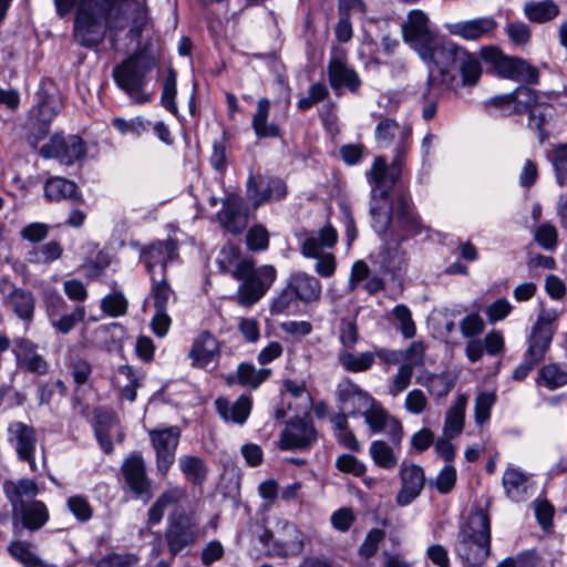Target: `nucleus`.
Here are the masks:
<instances>
[{"mask_svg":"<svg viewBox=\"0 0 567 567\" xmlns=\"http://www.w3.org/2000/svg\"><path fill=\"white\" fill-rule=\"evenodd\" d=\"M425 64L429 69L430 89H456L477 83L482 74L480 60L464 47L445 39Z\"/></svg>","mask_w":567,"mask_h":567,"instance_id":"nucleus-1","label":"nucleus"},{"mask_svg":"<svg viewBox=\"0 0 567 567\" xmlns=\"http://www.w3.org/2000/svg\"><path fill=\"white\" fill-rule=\"evenodd\" d=\"M399 174L389 173L386 162L377 157L367 173L371 185L370 216L371 226L381 236L390 233L393 221L395 199L391 200L389 189L398 179Z\"/></svg>","mask_w":567,"mask_h":567,"instance_id":"nucleus-2","label":"nucleus"},{"mask_svg":"<svg viewBox=\"0 0 567 567\" xmlns=\"http://www.w3.org/2000/svg\"><path fill=\"white\" fill-rule=\"evenodd\" d=\"M457 555L466 567H477L491 554V518L483 509L471 513L458 532L455 546Z\"/></svg>","mask_w":567,"mask_h":567,"instance_id":"nucleus-3","label":"nucleus"},{"mask_svg":"<svg viewBox=\"0 0 567 567\" xmlns=\"http://www.w3.org/2000/svg\"><path fill=\"white\" fill-rule=\"evenodd\" d=\"M154 68V60L143 53H135L116 64L112 70L115 84L135 104H146L153 94L146 91L147 75Z\"/></svg>","mask_w":567,"mask_h":567,"instance_id":"nucleus-4","label":"nucleus"},{"mask_svg":"<svg viewBox=\"0 0 567 567\" xmlns=\"http://www.w3.org/2000/svg\"><path fill=\"white\" fill-rule=\"evenodd\" d=\"M116 0H82L74 21L75 41L84 48L99 45L106 32V17Z\"/></svg>","mask_w":567,"mask_h":567,"instance_id":"nucleus-5","label":"nucleus"},{"mask_svg":"<svg viewBox=\"0 0 567 567\" xmlns=\"http://www.w3.org/2000/svg\"><path fill=\"white\" fill-rule=\"evenodd\" d=\"M277 271L274 266L265 265L255 269L250 259L236 264L231 277L240 280L238 301L243 306H251L258 301L275 281Z\"/></svg>","mask_w":567,"mask_h":567,"instance_id":"nucleus-6","label":"nucleus"},{"mask_svg":"<svg viewBox=\"0 0 567 567\" xmlns=\"http://www.w3.org/2000/svg\"><path fill=\"white\" fill-rule=\"evenodd\" d=\"M402 34L404 41L424 63L433 58V53L446 39L430 29V20L421 10L409 12L405 22L402 24Z\"/></svg>","mask_w":567,"mask_h":567,"instance_id":"nucleus-7","label":"nucleus"},{"mask_svg":"<svg viewBox=\"0 0 567 567\" xmlns=\"http://www.w3.org/2000/svg\"><path fill=\"white\" fill-rule=\"evenodd\" d=\"M338 240L337 230L327 225L316 233H305L301 240V254L306 258L317 259L316 272L330 278L336 271V258L331 252H323L324 248H331Z\"/></svg>","mask_w":567,"mask_h":567,"instance_id":"nucleus-8","label":"nucleus"},{"mask_svg":"<svg viewBox=\"0 0 567 567\" xmlns=\"http://www.w3.org/2000/svg\"><path fill=\"white\" fill-rule=\"evenodd\" d=\"M259 542L267 548L272 557H289L299 555L305 547L303 533L292 523L282 520L278 523L274 533L265 529L259 535Z\"/></svg>","mask_w":567,"mask_h":567,"instance_id":"nucleus-9","label":"nucleus"},{"mask_svg":"<svg viewBox=\"0 0 567 567\" xmlns=\"http://www.w3.org/2000/svg\"><path fill=\"white\" fill-rule=\"evenodd\" d=\"M481 56L491 63L502 78L522 81L530 84L538 82V71L526 60L505 55L497 47H483Z\"/></svg>","mask_w":567,"mask_h":567,"instance_id":"nucleus-10","label":"nucleus"},{"mask_svg":"<svg viewBox=\"0 0 567 567\" xmlns=\"http://www.w3.org/2000/svg\"><path fill=\"white\" fill-rule=\"evenodd\" d=\"M320 295L321 284L315 276L296 271L290 275L284 291L274 300L271 310L275 313H281L288 310L293 299L307 303L318 300Z\"/></svg>","mask_w":567,"mask_h":567,"instance_id":"nucleus-11","label":"nucleus"},{"mask_svg":"<svg viewBox=\"0 0 567 567\" xmlns=\"http://www.w3.org/2000/svg\"><path fill=\"white\" fill-rule=\"evenodd\" d=\"M410 136L411 128L409 126H401L393 118L382 117L377 124L374 137L379 147H389L396 138L394 158L389 168V173H400L404 163L405 153L409 148Z\"/></svg>","mask_w":567,"mask_h":567,"instance_id":"nucleus-12","label":"nucleus"},{"mask_svg":"<svg viewBox=\"0 0 567 567\" xmlns=\"http://www.w3.org/2000/svg\"><path fill=\"white\" fill-rule=\"evenodd\" d=\"M557 318L558 312L554 309H544L540 311L532 328L524 357L537 364L544 360L553 339V323Z\"/></svg>","mask_w":567,"mask_h":567,"instance_id":"nucleus-13","label":"nucleus"},{"mask_svg":"<svg viewBox=\"0 0 567 567\" xmlns=\"http://www.w3.org/2000/svg\"><path fill=\"white\" fill-rule=\"evenodd\" d=\"M197 537V523L182 509H175L169 516L165 539L173 556L193 545Z\"/></svg>","mask_w":567,"mask_h":567,"instance_id":"nucleus-14","label":"nucleus"},{"mask_svg":"<svg viewBox=\"0 0 567 567\" xmlns=\"http://www.w3.org/2000/svg\"><path fill=\"white\" fill-rule=\"evenodd\" d=\"M177 257V243L169 238L152 243L141 252V259L151 279L166 277L167 265Z\"/></svg>","mask_w":567,"mask_h":567,"instance_id":"nucleus-15","label":"nucleus"},{"mask_svg":"<svg viewBox=\"0 0 567 567\" xmlns=\"http://www.w3.org/2000/svg\"><path fill=\"white\" fill-rule=\"evenodd\" d=\"M150 437L156 452L157 471L162 475H166L175 461L181 431L177 426L152 430Z\"/></svg>","mask_w":567,"mask_h":567,"instance_id":"nucleus-16","label":"nucleus"},{"mask_svg":"<svg viewBox=\"0 0 567 567\" xmlns=\"http://www.w3.org/2000/svg\"><path fill=\"white\" fill-rule=\"evenodd\" d=\"M247 198L251 202L254 208L270 200H280L287 195L285 182L278 177L259 175H249L247 179Z\"/></svg>","mask_w":567,"mask_h":567,"instance_id":"nucleus-17","label":"nucleus"},{"mask_svg":"<svg viewBox=\"0 0 567 567\" xmlns=\"http://www.w3.org/2000/svg\"><path fill=\"white\" fill-rule=\"evenodd\" d=\"M8 441L19 460L28 462L31 471H37L34 453L38 440L34 427L20 421L11 422L8 426Z\"/></svg>","mask_w":567,"mask_h":567,"instance_id":"nucleus-18","label":"nucleus"},{"mask_svg":"<svg viewBox=\"0 0 567 567\" xmlns=\"http://www.w3.org/2000/svg\"><path fill=\"white\" fill-rule=\"evenodd\" d=\"M40 154L45 158H56L63 165H71L85 154V146L78 135H54L41 147Z\"/></svg>","mask_w":567,"mask_h":567,"instance_id":"nucleus-19","label":"nucleus"},{"mask_svg":"<svg viewBox=\"0 0 567 567\" xmlns=\"http://www.w3.org/2000/svg\"><path fill=\"white\" fill-rule=\"evenodd\" d=\"M399 476L401 487L395 496V502L399 506H408L423 491L425 473L422 466L404 460L400 464Z\"/></svg>","mask_w":567,"mask_h":567,"instance_id":"nucleus-20","label":"nucleus"},{"mask_svg":"<svg viewBox=\"0 0 567 567\" xmlns=\"http://www.w3.org/2000/svg\"><path fill=\"white\" fill-rule=\"evenodd\" d=\"M424 226L414 205L410 198L404 195H399L395 198L393 221L390 233H396L401 236L410 237L417 236L422 233Z\"/></svg>","mask_w":567,"mask_h":567,"instance_id":"nucleus-21","label":"nucleus"},{"mask_svg":"<svg viewBox=\"0 0 567 567\" xmlns=\"http://www.w3.org/2000/svg\"><path fill=\"white\" fill-rule=\"evenodd\" d=\"M365 423L369 425L372 433L384 432L391 443L399 447L403 437V427L399 420L391 416L380 404L375 401L371 406L362 412Z\"/></svg>","mask_w":567,"mask_h":567,"instance_id":"nucleus-22","label":"nucleus"},{"mask_svg":"<svg viewBox=\"0 0 567 567\" xmlns=\"http://www.w3.org/2000/svg\"><path fill=\"white\" fill-rule=\"evenodd\" d=\"M327 73L329 84L337 93L342 89L355 93L361 86V79L358 72L348 64L347 58L342 52L330 58Z\"/></svg>","mask_w":567,"mask_h":567,"instance_id":"nucleus-23","label":"nucleus"},{"mask_svg":"<svg viewBox=\"0 0 567 567\" xmlns=\"http://www.w3.org/2000/svg\"><path fill=\"white\" fill-rule=\"evenodd\" d=\"M498 23L493 17H478L470 20L446 22L445 30L453 37L465 41H478L489 37Z\"/></svg>","mask_w":567,"mask_h":567,"instance_id":"nucleus-24","label":"nucleus"},{"mask_svg":"<svg viewBox=\"0 0 567 567\" xmlns=\"http://www.w3.org/2000/svg\"><path fill=\"white\" fill-rule=\"evenodd\" d=\"M3 305L19 319L30 323L34 316L35 300L29 290L4 282L1 288Z\"/></svg>","mask_w":567,"mask_h":567,"instance_id":"nucleus-25","label":"nucleus"},{"mask_svg":"<svg viewBox=\"0 0 567 567\" xmlns=\"http://www.w3.org/2000/svg\"><path fill=\"white\" fill-rule=\"evenodd\" d=\"M316 441L313 425L302 419L287 423L280 434L279 447L284 451L306 450Z\"/></svg>","mask_w":567,"mask_h":567,"instance_id":"nucleus-26","label":"nucleus"},{"mask_svg":"<svg viewBox=\"0 0 567 567\" xmlns=\"http://www.w3.org/2000/svg\"><path fill=\"white\" fill-rule=\"evenodd\" d=\"M126 485L136 497H151V482L146 476L144 460L141 455L128 456L121 466Z\"/></svg>","mask_w":567,"mask_h":567,"instance_id":"nucleus-27","label":"nucleus"},{"mask_svg":"<svg viewBox=\"0 0 567 567\" xmlns=\"http://www.w3.org/2000/svg\"><path fill=\"white\" fill-rule=\"evenodd\" d=\"M218 218L229 233H243L248 225V213L244 199L236 194L228 195L218 213Z\"/></svg>","mask_w":567,"mask_h":567,"instance_id":"nucleus-28","label":"nucleus"},{"mask_svg":"<svg viewBox=\"0 0 567 567\" xmlns=\"http://www.w3.org/2000/svg\"><path fill=\"white\" fill-rule=\"evenodd\" d=\"M220 357V343L209 332H200L193 341L188 351V358L192 360V367L206 368L210 362Z\"/></svg>","mask_w":567,"mask_h":567,"instance_id":"nucleus-29","label":"nucleus"},{"mask_svg":"<svg viewBox=\"0 0 567 567\" xmlns=\"http://www.w3.org/2000/svg\"><path fill=\"white\" fill-rule=\"evenodd\" d=\"M339 401L349 415L362 414L375 401L369 393L350 380H344L338 388Z\"/></svg>","mask_w":567,"mask_h":567,"instance_id":"nucleus-30","label":"nucleus"},{"mask_svg":"<svg viewBox=\"0 0 567 567\" xmlns=\"http://www.w3.org/2000/svg\"><path fill=\"white\" fill-rule=\"evenodd\" d=\"M491 104L499 109L508 107L514 113H524L529 112L539 103L535 90L528 86H519L509 94L493 97Z\"/></svg>","mask_w":567,"mask_h":567,"instance_id":"nucleus-31","label":"nucleus"},{"mask_svg":"<svg viewBox=\"0 0 567 567\" xmlns=\"http://www.w3.org/2000/svg\"><path fill=\"white\" fill-rule=\"evenodd\" d=\"M252 401L248 395H240L235 402L225 398L215 400V408L225 422L244 424L251 412Z\"/></svg>","mask_w":567,"mask_h":567,"instance_id":"nucleus-32","label":"nucleus"},{"mask_svg":"<svg viewBox=\"0 0 567 567\" xmlns=\"http://www.w3.org/2000/svg\"><path fill=\"white\" fill-rule=\"evenodd\" d=\"M380 238L384 260L392 269H403L408 261V252L402 248V244L408 240L405 236L396 233H386L381 235Z\"/></svg>","mask_w":567,"mask_h":567,"instance_id":"nucleus-33","label":"nucleus"},{"mask_svg":"<svg viewBox=\"0 0 567 567\" xmlns=\"http://www.w3.org/2000/svg\"><path fill=\"white\" fill-rule=\"evenodd\" d=\"M3 492L11 504L12 512L27 504L25 499H32L38 495V484L31 478H21L17 482L8 481L3 484Z\"/></svg>","mask_w":567,"mask_h":567,"instance_id":"nucleus-34","label":"nucleus"},{"mask_svg":"<svg viewBox=\"0 0 567 567\" xmlns=\"http://www.w3.org/2000/svg\"><path fill=\"white\" fill-rule=\"evenodd\" d=\"M17 359L22 368L37 373L44 374L48 370V363L37 351V346L28 339L16 341Z\"/></svg>","mask_w":567,"mask_h":567,"instance_id":"nucleus-35","label":"nucleus"},{"mask_svg":"<svg viewBox=\"0 0 567 567\" xmlns=\"http://www.w3.org/2000/svg\"><path fill=\"white\" fill-rule=\"evenodd\" d=\"M467 396L460 394L447 409L443 425V434L447 439H455L463 432Z\"/></svg>","mask_w":567,"mask_h":567,"instance_id":"nucleus-36","label":"nucleus"},{"mask_svg":"<svg viewBox=\"0 0 567 567\" xmlns=\"http://www.w3.org/2000/svg\"><path fill=\"white\" fill-rule=\"evenodd\" d=\"M270 101L267 97L259 99L252 116L251 126L259 138L277 137L280 130L277 124L269 123Z\"/></svg>","mask_w":567,"mask_h":567,"instance_id":"nucleus-37","label":"nucleus"},{"mask_svg":"<svg viewBox=\"0 0 567 567\" xmlns=\"http://www.w3.org/2000/svg\"><path fill=\"white\" fill-rule=\"evenodd\" d=\"M22 525L30 530L40 529L49 520V509L42 501H31L18 508Z\"/></svg>","mask_w":567,"mask_h":567,"instance_id":"nucleus-38","label":"nucleus"},{"mask_svg":"<svg viewBox=\"0 0 567 567\" xmlns=\"http://www.w3.org/2000/svg\"><path fill=\"white\" fill-rule=\"evenodd\" d=\"M525 17L534 23H546L559 14V7L554 0H529L524 3Z\"/></svg>","mask_w":567,"mask_h":567,"instance_id":"nucleus-39","label":"nucleus"},{"mask_svg":"<svg viewBox=\"0 0 567 567\" xmlns=\"http://www.w3.org/2000/svg\"><path fill=\"white\" fill-rule=\"evenodd\" d=\"M270 370L257 369L254 364L243 362L237 367L236 373L227 378L229 384L237 382L243 386L257 389L268 378Z\"/></svg>","mask_w":567,"mask_h":567,"instance_id":"nucleus-40","label":"nucleus"},{"mask_svg":"<svg viewBox=\"0 0 567 567\" xmlns=\"http://www.w3.org/2000/svg\"><path fill=\"white\" fill-rule=\"evenodd\" d=\"M44 195L51 202L73 199L78 197V186L64 177H50L44 184Z\"/></svg>","mask_w":567,"mask_h":567,"instance_id":"nucleus-41","label":"nucleus"},{"mask_svg":"<svg viewBox=\"0 0 567 567\" xmlns=\"http://www.w3.org/2000/svg\"><path fill=\"white\" fill-rule=\"evenodd\" d=\"M178 466L186 480L200 486L207 478L208 466L205 461L194 455H183L178 458Z\"/></svg>","mask_w":567,"mask_h":567,"instance_id":"nucleus-42","label":"nucleus"},{"mask_svg":"<svg viewBox=\"0 0 567 567\" xmlns=\"http://www.w3.org/2000/svg\"><path fill=\"white\" fill-rule=\"evenodd\" d=\"M536 384L549 391L563 388L567 384V370L557 363L545 364L538 371Z\"/></svg>","mask_w":567,"mask_h":567,"instance_id":"nucleus-43","label":"nucleus"},{"mask_svg":"<svg viewBox=\"0 0 567 567\" xmlns=\"http://www.w3.org/2000/svg\"><path fill=\"white\" fill-rule=\"evenodd\" d=\"M503 487L512 501L519 502L527 491V476L517 468L508 467L503 475Z\"/></svg>","mask_w":567,"mask_h":567,"instance_id":"nucleus-44","label":"nucleus"},{"mask_svg":"<svg viewBox=\"0 0 567 567\" xmlns=\"http://www.w3.org/2000/svg\"><path fill=\"white\" fill-rule=\"evenodd\" d=\"M369 454L374 464L384 470H393L398 465V455L392 446L382 440L370 444Z\"/></svg>","mask_w":567,"mask_h":567,"instance_id":"nucleus-45","label":"nucleus"},{"mask_svg":"<svg viewBox=\"0 0 567 567\" xmlns=\"http://www.w3.org/2000/svg\"><path fill=\"white\" fill-rule=\"evenodd\" d=\"M528 113V126L538 132L539 143H544L548 137L545 125L551 120L554 107L549 104L539 103L530 109Z\"/></svg>","mask_w":567,"mask_h":567,"instance_id":"nucleus-46","label":"nucleus"},{"mask_svg":"<svg viewBox=\"0 0 567 567\" xmlns=\"http://www.w3.org/2000/svg\"><path fill=\"white\" fill-rule=\"evenodd\" d=\"M63 254V247L58 240H50L42 246L32 248L27 254V260L31 264H51Z\"/></svg>","mask_w":567,"mask_h":567,"instance_id":"nucleus-47","label":"nucleus"},{"mask_svg":"<svg viewBox=\"0 0 567 567\" xmlns=\"http://www.w3.org/2000/svg\"><path fill=\"white\" fill-rule=\"evenodd\" d=\"M339 362L349 372H364L374 363V353L367 351L357 355L344 351L339 354Z\"/></svg>","mask_w":567,"mask_h":567,"instance_id":"nucleus-48","label":"nucleus"},{"mask_svg":"<svg viewBox=\"0 0 567 567\" xmlns=\"http://www.w3.org/2000/svg\"><path fill=\"white\" fill-rule=\"evenodd\" d=\"M182 496L183 492L179 488H172L164 492L148 511V524H158L164 516L165 508L177 503Z\"/></svg>","mask_w":567,"mask_h":567,"instance_id":"nucleus-49","label":"nucleus"},{"mask_svg":"<svg viewBox=\"0 0 567 567\" xmlns=\"http://www.w3.org/2000/svg\"><path fill=\"white\" fill-rule=\"evenodd\" d=\"M152 280L151 296L154 301L155 310H167L171 299L175 298L166 277L154 278Z\"/></svg>","mask_w":567,"mask_h":567,"instance_id":"nucleus-50","label":"nucleus"},{"mask_svg":"<svg viewBox=\"0 0 567 567\" xmlns=\"http://www.w3.org/2000/svg\"><path fill=\"white\" fill-rule=\"evenodd\" d=\"M391 315L395 322L396 328L400 330L405 339H411L416 333V326L412 318L410 309L405 305L395 306Z\"/></svg>","mask_w":567,"mask_h":567,"instance_id":"nucleus-51","label":"nucleus"},{"mask_svg":"<svg viewBox=\"0 0 567 567\" xmlns=\"http://www.w3.org/2000/svg\"><path fill=\"white\" fill-rule=\"evenodd\" d=\"M112 125L122 135H132L138 137L150 130L151 122L141 116H136L131 120L115 117L112 121Z\"/></svg>","mask_w":567,"mask_h":567,"instance_id":"nucleus-52","label":"nucleus"},{"mask_svg":"<svg viewBox=\"0 0 567 567\" xmlns=\"http://www.w3.org/2000/svg\"><path fill=\"white\" fill-rule=\"evenodd\" d=\"M85 317L84 307H76L71 313L50 318L51 326L60 333H69Z\"/></svg>","mask_w":567,"mask_h":567,"instance_id":"nucleus-53","label":"nucleus"},{"mask_svg":"<svg viewBox=\"0 0 567 567\" xmlns=\"http://www.w3.org/2000/svg\"><path fill=\"white\" fill-rule=\"evenodd\" d=\"M176 79H177L176 72L173 69H168L167 75L163 83V90H162V95H161L162 105L174 115H176L178 112L177 105L175 103V96H176V92H177Z\"/></svg>","mask_w":567,"mask_h":567,"instance_id":"nucleus-54","label":"nucleus"},{"mask_svg":"<svg viewBox=\"0 0 567 567\" xmlns=\"http://www.w3.org/2000/svg\"><path fill=\"white\" fill-rule=\"evenodd\" d=\"M9 550L24 567H45V564L30 550L29 544L24 542L12 543Z\"/></svg>","mask_w":567,"mask_h":567,"instance_id":"nucleus-55","label":"nucleus"},{"mask_svg":"<svg viewBox=\"0 0 567 567\" xmlns=\"http://www.w3.org/2000/svg\"><path fill=\"white\" fill-rule=\"evenodd\" d=\"M414 369L410 364H400L396 373L393 375L392 382L389 385V394L393 398L404 392L412 382Z\"/></svg>","mask_w":567,"mask_h":567,"instance_id":"nucleus-56","label":"nucleus"},{"mask_svg":"<svg viewBox=\"0 0 567 567\" xmlns=\"http://www.w3.org/2000/svg\"><path fill=\"white\" fill-rule=\"evenodd\" d=\"M68 509L80 522H87L93 516V507L87 498L82 495L70 496L66 499Z\"/></svg>","mask_w":567,"mask_h":567,"instance_id":"nucleus-57","label":"nucleus"},{"mask_svg":"<svg viewBox=\"0 0 567 567\" xmlns=\"http://www.w3.org/2000/svg\"><path fill=\"white\" fill-rule=\"evenodd\" d=\"M551 164L557 183L560 186H565L567 184V144H560L555 147Z\"/></svg>","mask_w":567,"mask_h":567,"instance_id":"nucleus-58","label":"nucleus"},{"mask_svg":"<svg viewBox=\"0 0 567 567\" xmlns=\"http://www.w3.org/2000/svg\"><path fill=\"white\" fill-rule=\"evenodd\" d=\"M496 401V395L493 392H482L475 399V422L477 424L485 423L491 416V409Z\"/></svg>","mask_w":567,"mask_h":567,"instance_id":"nucleus-59","label":"nucleus"},{"mask_svg":"<svg viewBox=\"0 0 567 567\" xmlns=\"http://www.w3.org/2000/svg\"><path fill=\"white\" fill-rule=\"evenodd\" d=\"M101 308L111 317H120L127 310V300L121 292H113L102 299Z\"/></svg>","mask_w":567,"mask_h":567,"instance_id":"nucleus-60","label":"nucleus"},{"mask_svg":"<svg viewBox=\"0 0 567 567\" xmlns=\"http://www.w3.org/2000/svg\"><path fill=\"white\" fill-rule=\"evenodd\" d=\"M401 364H410L412 369L424 364L425 346L422 341H413L405 350H401Z\"/></svg>","mask_w":567,"mask_h":567,"instance_id":"nucleus-61","label":"nucleus"},{"mask_svg":"<svg viewBox=\"0 0 567 567\" xmlns=\"http://www.w3.org/2000/svg\"><path fill=\"white\" fill-rule=\"evenodd\" d=\"M429 405V400L421 389H413L408 392L404 399V408L410 414L420 415Z\"/></svg>","mask_w":567,"mask_h":567,"instance_id":"nucleus-62","label":"nucleus"},{"mask_svg":"<svg viewBox=\"0 0 567 567\" xmlns=\"http://www.w3.org/2000/svg\"><path fill=\"white\" fill-rule=\"evenodd\" d=\"M384 537L385 533L382 529L372 528L359 547L360 557L364 559L372 557L377 553L378 547Z\"/></svg>","mask_w":567,"mask_h":567,"instance_id":"nucleus-63","label":"nucleus"},{"mask_svg":"<svg viewBox=\"0 0 567 567\" xmlns=\"http://www.w3.org/2000/svg\"><path fill=\"white\" fill-rule=\"evenodd\" d=\"M246 243L250 250H265L269 245V234L264 226L256 225L248 230Z\"/></svg>","mask_w":567,"mask_h":567,"instance_id":"nucleus-64","label":"nucleus"}]
</instances>
